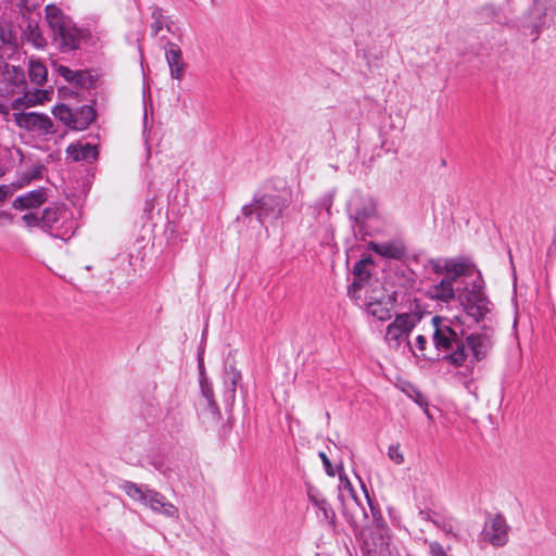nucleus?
Listing matches in <instances>:
<instances>
[{
  "instance_id": "obj_42",
  "label": "nucleus",
  "mask_w": 556,
  "mask_h": 556,
  "mask_svg": "<svg viewBox=\"0 0 556 556\" xmlns=\"http://www.w3.org/2000/svg\"><path fill=\"white\" fill-rule=\"evenodd\" d=\"M332 203H333L332 194H326L325 197H323L319 200L318 206L321 208H325L327 211V214L330 215V208L332 206Z\"/></svg>"
},
{
  "instance_id": "obj_33",
  "label": "nucleus",
  "mask_w": 556,
  "mask_h": 556,
  "mask_svg": "<svg viewBox=\"0 0 556 556\" xmlns=\"http://www.w3.org/2000/svg\"><path fill=\"white\" fill-rule=\"evenodd\" d=\"M316 508L320 520L330 527H334L336 513L327 500L318 502V506Z\"/></svg>"
},
{
  "instance_id": "obj_36",
  "label": "nucleus",
  "mask_w": 556,
  "mask_h": 556,
  "mask_svg": "<svg viewBox=\"0 0 556 556\" xmlns=\"http://www.w3.org/2000/svg\"><path fill=\"white\" fill-rule=\"evenodd\" d=\"M451 258H432L429 261L428 265L430 269L437 275H444L450 265Z\"/></svg>"
},
{
  "instance_id": "obj_30",
  "label": "nucleus",
  "mask_w": 556,
  "mask_h": 556,
  "mask_svg": "<svg viewBox=\"0 0 556 556\" xmlns=\"http://www.w3.org/2000/svg\"><path fill=\"white\" fill-rule=\"evenodd\" d=\"M45 170V166L41 164L31 165L26 170L20 173L17 185L18 187H24L28 185L31 180L38 179L42 176Z\"/></svg>"
},
{
  "instance_id": "obj_9",
  "label": "nucleus",
  "mask_w": 556,
  "mask_h": 556,
  "mask_svg": "<svg viewBox=\"0 0 556 556\" xmlns=\"http://www.w3.org/2000/svg\"><path fill=\"white\" fill-rule=\"evenodd\" d=\"M27 80L21 66L11 65L0 59V97H11L25 91Z\"/></svg>"
},
{
  "instance_id": "obj_45",
  "label": "nucleus",
  "mask_w": 556,
  "mask_h": 556,
  "mask_svg": "<svg viewBox=\"0 0 556 556\" xmlns=\"http://www.w3.org/2000/svg\"><path fill=\"white\" fill-rule=\"evenodd\" d=\"M418 515L420 519L433 523V520H435L438 513L433 510H420Z\"/></svg>"
},
{
  "instance_id": "obj_22",
  "label": "nucleus",
  "mask_w": 556,
  "mask_h": 556,
  "mask_svg": "<svg viewBox=\"0 0 556 556\" xmlns=\"http://www.w3.org/2000/svg\"><path fill=\"white\" fill-rule=\"evenodd\" d=\"M22 39L36 49H45L47 46V40L36 21H27L22 31Z\"/></svg>"
},
{
  "instance_id": "obj_40",
  "label": "nucleus",
  "mask_w": 556,
  "mask_h": 556,
  "mask_svg": "<svg viewBox=\"0 0 556 556\" xmlns=\"http://www.w3.org/2000/svg\"><path fill=\"white\" fill-rule=\"evenodd\" d=\"M429 554L430 556H448L444 547L435 541L429 542Z\"/></svg>"
},
{
  "instance_id": "obj_25",
  "label": "nucleus",
  "mask_w": 556,
  "mask_h": 556,
  "mask_svg": "<svg viewBox=\"0 0 556 556\" xmlns=\"http://www.w3.org/2000/svg\"><path fill=\"white\" fill-rule=\"evenodd\" d=\"M369 249L386 258L399 260L404 254V249L393 242H370Z\"/></svg>"
},
{
  "instance_id": "obj_20",
  "label": "nucleus",
  "mask_w": 556,
  "mask_h": 556,
  "mask_svg": "<svg viewBox=\"0 0 556 556\" xmlns=\"http://www.w3.org/2000/svg\"><path fill=\"white\" fill-rule=\"evenodd\" d=\"M47 199V189L38 188L15 198L13 201V207L16 210L37 208L42 205Z\"/></svg>"
},
{
  "instance_id": "obj_46",
  "label": "nucleus",
  "mask_w": 556,
  "mask_h": 556,
  "mask_svg": "<svg viewBox=\"0 0 556 556\" xmlns=\"http://www.w3.org/2000/svg\"><path fill=\"white\" fill-rule=\"evenodd\" d=\"M9 194V188L7 186H0V202L4 201Z\"/></svg>"
},
{
  "instance_id": "obj_12",
  "label": "nucleus",
  "mask_w": 556,
  "mask_h": 556,
  "mask_svg": "<svg viewBox=\"0 0 556 556\" xmlns=\"http://www.w3.org/2000/svg\"><path fill=\"white\" fill-rule=\"evenodd\" d=\"M509 526L504 517L494 515L486 519L481 532L483 541L495 547L506 545L508 542Z\"/></svg>"
},
{
  "instance_id": "obj_34",
  "label": "nucleus",
  "mask_w": 556,
  "mask_h": 556,
  "mask_svg": "<svg viewBox=\"0 0 556 556\" xmlns=\"http://www.w3.org/2000/svg\"><path fill=\"white\" fill-rule=\"evenodd\" d=\"M339 497L343 503V500L357 497L352 483L346 476L340 473V485H339Z\"/></svg>"
},
{
  "instance_id": "obj_49",
  "label": "nucleus",
  "mask_w": 556,
  "mask_h": 556,
  "mask_svg": "<svg viewBox=\"0 0 556 556\" xmlns=\"http://www.w3.org/2000/svg\"><path fill=\"white\" fill-rule=\"evenodd\" d=\"M1 39L3 42H7L5 38L3 37V34L1 35Z\"/></svg>"
},
{
  "instance_id": "obj_47",
  "label": "nucleus",
  "mask_w": 556,
  "mask_h": 556,
  "mask_svg": "<svg viewBox=\"0 0 556 556\" xmlns=\"http://www.w3.org/2000/svg\"><path fill=\"white\" fill-rule=\"evenodd\" d=\"M202 393L203 395L207 399L208 403L212 404L213 403V391L208 388H204L202 387Z\"/></svg>"
},
{
  "instance_id": "obj_27",
  "label": "nucleus",
  "mask_w": 556,
  "mask_h": 556,
  "mask_svg": "<svg viewBox=\"0 0 556 556\" xmlns=\"http://www.w3.org/2000/svg\"><path fill=\"white\" fill-rule=\"evenodd\" d=\"M122 488L130 498L142 504H146L148 495H150L152 490L148 485L137 484L131 481H124Z\"/></svg>"
},
{
  "instance_id": "obj_15",
  "label": "nucleus",
  "mask_w": 556,
  "mask_h": 556,
  "mask_svg": "<svg viewBox=\"0 0 556 556\" xmlns=\"http://www.w3.org/2000/svg\"><path fill=\"white\" fill-rule=\"evenodd\" d=\"M466 352L470 351L475 361L483 359L493 345L492 333L489 330L470 333L464 337Z\"/></svg>"
},
{
  "instance_id": "obj_3",
  "label": "nucleus",
  "mask_w": 556,
  "mask_h": 556,
  "mask_svg": "<svg viewBox=\"0 0 556 556\" xmlns=\"http://www.w3.org/2000/svg\"><path fill=\"white\" fill-rule=\"evenodd\" d=\"M45 13L52 33V41L60 52L68 53L77 50L81 42V30L72 18L55 4L46 5Z\"/></svg>"
},
{
  "instance_id": "obj_39",
  "label": "nucleus",
  "mask_w": 556,
  "mask_h": 556,
  "mask_svg": "<svg viewBox=\"0 0 556 556\" xmlns=\"http://www.w3.org/2000/svg\"><path fill=\"white\" fill-rule=\"evenodd\" d=\"M388 456L396 465H401V464L404 463V455L400 451V445L399 444H393V445L389 446V448H388Z\"/></svg>"
},
{
  "instance_id": "obj_4",
  "label": "nucleus",
  "mask_w": 556,
  "mask_h": 556,
  "mask_svg": "<svg viewBox=\"0 0 556 556\" xmlns=\"http://www.w3.org/2000/svg\"><path fill=\"white\" fill-rule=\"evenodd\" d=\"M369 509L372 513V528L362 534V549L365 556H399L395 548L391 546L389 529L380 511L368 501Z\"/></svg>"
},
{
  "instance_id": "obj_17",
  "label": "nucleus",
  "mask_w": 556,
  "mask_h": 556,
  "mask_svg": "<svg viewBox=\"0 0 556 556\" xmlns=\"http://www.w3.org/2000/svg\"><path fill=\"white\" fill-rule=\"evenodd\" d=\"M144 505L149 506L152 511L161 514L167 518L177 520L179 517L178 508L173 503L168 502L163 494L155 490H151Z\"/></svg>"
},
{
  "instance_id": "obj_14",
  "label": "nucleus",
  "mask_w": 556,
  "mask_h": 556,
  "mask_svg": "<svg viewBox=\"0 0 556 556\" xmlns=\"http://www.w3.org/2000/svg\"><path fill=\"white\" fill-rule=\"evenodd\" d=\"M376 206L371 199L364 198L359 194H354L349 204L348 213L351 219L354 220L356 226H362L367 219L375 215Z\"/></svg>"
},
{
  "instance_id": "obj_28",
  "label": "nucleus",
  "mask_w": 556,
  "mask_h": 556,
  "mask_svg": "<svg viewBox=\"0 0 556 556\" xmlns=\"http://www.w3.org/2000/svg\"><path fill=\"white\" fill-rule=\"evenodd\" d=\"M151 17L152 23L150 25L152 36H159L160 31L166 27L168 31H170V22L168 16L163 14V10L156 5H152L151 8Z\"/></svg>"
},
{
  "instance_id": "obj_1",
  "label": "nucleus",
  "mask_w": 556,
  "mask_h": 556,
  "mask_svg": "<svg viewBox=\"0 0 556 556\" xmlns=\"http://www.w3.org/2000/svg\"><path fill=\"white\" fill-rule=\"evenodd\" d=\"M484 281L481 274H478L472 282H464L463 287L448 285L447 280L431 285L426 291V295L434 301L445 304L457 300L464 312L476 323L483 320L491 311V303L484 291Z\"/></svg>"
},
{
  "instance_id": "obj_48",
  "label": "nucleus",
  "mask_w": 556,
  "mask_h": 556,
  "mask_svg": "<svg viewBox=\"0 0 556 556\" xmlns=\"http://www.w3.org/2000/svg\"><path fill=\"white\" fill-rule=\"evenodd\" d=\"M0 113L1 114H8L9 113V106L0 102Z\"/></svg>"
},
{
  "instance_id": "obj_41",
  "label": "nucleus",
  "mask_w": 556,
  "mask_h": 556,
  "mask_svg": "<svg viewBox=\"0 0 556 556\" xmlns=\"http://www.w3.org/2000/svg\"><path fill=\"white\" fill-rule=\"evenodd\" d=\"M420 407H425V413L428 414V403L425 396L416 389L413 390V394L409 395Z\"/></svg>"
},
{
  "instance_id": "obj_6",
  "label": "nucleus",
  "mask_w": 556,
  "mask_h": 556,
  "mask_svg": "<svg viewBox=\"0 0 556 556\" xmlns=\"http://www.w3.org/2000/svg\"><path fill=\"white\" fill-rule=\"evenodd\" d=\"M289 203V199L281 194H256L252 203L243 205L241 212L245 217L255 214L263 226L266 220L273 222L281 218Z\"/></svg>"
},
{
  "instance_id": "obj_44",
  "label": "nucleus",
  "mask_w": 556,
  "mask_h": 556,
  "mask_svg": "<svg viewBox=\"0 0 556 556\" xmlns=\"http://www.w3.org/2000/svg\"><path fill=\"white\" fill-rule=\"evenodd\" d=\"M319 457H320V458H321V460H323V464H324V466H325L326 472H327L329 476L333 477V476L336 475V472H334V470H333V468H332V466H331V463H330L329 458L327 457V455H326L324 452H320V453H319Z\"/></svg>"
},
{
  "instance_id": "obj_7",
  "label": "nucleus",
  "mask_w": 556,
  "mask_h": 556,
  "mask_svg": "<svg viewBox=\"0 0 556 556\" xmlns=\"http://www.w3.org/2000/svg\"><path fill=\"white\" fill-rule=\"evenodd\" d=\"M415 326V318L410 314L404 313L397 315L386 329L384 342L389 350L401 353L413 351L408 338Z\"/></svg>"
},
{
  "instance_id": "obj_43",
  "label": "nucleus",
  "mask_w": 556,
  "mask_h": 556,
  "mask_svg": "<svg viewBox=\"0 0 556 556\" xmlns=\"http://www.w3.org/2000/svg\"><path fill=\"white\" fill-rule=\"evenodd\" d=\"M307 496H308V500L311 501V503L317 507L318 506V502L320 501H326V498L324 496H321L317 490L315 489H312L309 488L308 491H307Z\"/></svg>"
},
{
  "instance_id": "obj_29",
  "label": "nucleus",
  "mask_w": 556,
  "mask_h": 556,
  "mask_svg": "<svg viewBox=\"0 0 556 556\" xmlns=\"http://www.w3.org/2000/svg\"><path fill=\"white\" fill-rule=\"evenodd\" d=\"M28 75L34 84L42 86L47 80L48 70L40 60L31 58L28 63Z\"/></svg>"
},
{
  "instance_id": "obj_21",
  "label": "nucleus",
  "mask_w": 556,
  "mask_h": 556,
  "mask_svg": "<svg viewBox=\"0 0 556 556\" xmlns=\"http://www.w3.org/2000/svg\"><path fill=\"white\" fill-rule=\"evenodd\" d=\"M546 16V7L541 2V0H534L533 7L530 10V21L523 20L520 23L521 28L531 27L532 31L530 35L533 36V40L539 38L540 28L544 24V20Z\"/></svg>"
},
{
  "instance_id": "obj_23",
  "label": "nucleus",
  "mask_w": 556,
  "mask_h": 556,
  "mask_svg": "<svg viewBox=\"0 0 556 556\" xmlns=\"http://www.w3.org/2000/svg\"><path fill=\"white\" fill-rule=\"evenodd\" d=\"M49 91L36 89L35 91H26L23 97L16 98L11 103L12 110L30 108L43 103L48 100Z\"/></svg>"
},
{
  "instance_id": "obj_32",
  "label": "nucleus",
  "mask_w": 556,
  "mask_h": 556,
  "mask_svg": "<svg viewBox=\"0 0 556 556\" xmlns=\"http://www.w3.org/2000/svg\"><path fill=\"white\" fill-rule=\"evenodd\" d=\"M52 113H53L55 118L60 119L67 127L73 129V125H74V109H71L66 104H59V105L54 106V109L52 110Z\"/></svg>"
},
{
  "instance_id": "obj_18",
  "label": "nucleus",
  "mask_w": 556,
  "mask_h": 556,
  "mask_svg": "<svg viewBox=\"0 0 556 556\" xmlns=\"http://www.w3.org/2000/svg\"><path fill=\"white\" fill-rule=\"evenodd\" d=\"M371 261L369 258L359 260L353 266V275L355 280L349 287L348 293L351 298L359 299V292L365 290V293H368V274L365 273V267L370 264Z\"/></svg>"
},
{
  "instance_id": "obj_19",
  "label": "nucleus",
  "mask_w": 556,
  "mask_h": 556,
  "mask_svg": "<svg viewBox=\"0 0 556 556\" xmlns=\"http://www.w3.org/2000/svg\"><path fill=\"white\" fill-rule=\"evenodd\" d=\"M55 71L67 83L73 84L80 89H89L94 84L93 77L88 71H73L65 65H58Z\"/></svg>"
},
{
  "instance_id": "obj_38",
  "label": "nucleus",
  "mask_w": 556,
  "mask_h": 556,
  "mask_svg": "<svg viewBox=\"0 0 556 556\" xmlns=\"http://www.w3.org/2000/svg\"><path fill=\"white\" fill-rule=\"evenodd\" d=\"M426 344H427V339L425 336H417L416 339H415V343L413 346V351H409L410 353H413L415 356H419L417 354V351L420 352V356L424 357V358H429L426 353H425V350H426Z\"/></svg>"
},
{
  "instance_id": "obj_8",
  "label": "nucleus",
  "mask_w": 556,
  "mask_h": 556,
  "mask_svg": "<svg viewBox=\"0 0 556 556\" xmlns=\"http://www.w3.org/2000/svg\"><path fill=\"white\" fill-rule=\"evenodd\" d=\"M368 501L371 503L366 494V502ZM342 506L343 515L355 532L363 534L372 528V513L357 497L343 500ZM367 506L369 507L368 504Z\"/></svg>"
},
{
  "instance_id": "obj_10",
  "label": "nucleus",
  "mask_w": 556,
  "mask_h": 556,
  "mask_svg": "<svg viewBox=\"0 0 556 556\" xmlns=\"http://www.w3.org/2000/svg\"><path fill=\"white\" fill-rule=\"evenodd\" d=\"M13 119L16 126L38 137L55 132L54 123L50 116L38 112L14 113Z\"/></svg>"
},
{
  "instance_id": "obj_11",
  "label": "nucleus",
  "mask_w": 556,
  "mask_h": 556,
  "mask_svg": "<svg viewBox=\"0 0 556 556\" xmlns=\"http://www.w3.org/2000/svg\"><path fill=\"white\" fill-rule=\"evenodd\" d=\"M364 305L369 315L381 321L388 320L392 316V298L381 288L372 289L370 294L365 293Z\"/></svg>"
},
{
  "instance_id": "obj_2",
  "label": "nucleus",
  "mask_w": 556,
  "mask_h": 556,
  "mask_svg": "<svg viewBox=\"0 0 556 556\" xmlns=\"http://www.w3.org/2000/svg\"><path fill=\"white\" fill-rule=\"evenodd\" d=\"M434 326L433 342L437 350L450 351L444 359L454 366H462L468 356L464 341L465 330L458 317L442 319L439 316L432 318Z\"/></svg>"
},
{
  "instance_id": "obj_35",
  "label": "nucleus",
  "mask_w": 556,
  "mask_h": 556,
  "mask_svg": "<svg viewBox=\"0 0 556 556\" xmlns=\"http://www.w3.org/2000/svg\"><path fill=\"white\" fill-rule=\"evenodd\" d=\"M455 520L451 517L443 516L438 513L435 520H433V525L442 530L446 534H453L455 529Z\"/></svg>"
},
{
  "instance_id": "obj_16",
  "label": "nucleus",
  "mask_w": 556,
  "mask_h": 556,
  "mask_svg": "<svg viewBox=\"0 0 556 556\" xmlns=\"http://www.w3.org/2000/svg\"><path fill=\"white\" fill-rule=\"evenodd\" d=\"M164 50L170 77L176 80H181L185 76L186 63L184 62L182 52L179 46L168 41L165 45Z\"/></svg>"
},
{
  "instance_id": "obj_13",
  "label": "nucleus",
  "mask_w": 556,
  "mask_h": 556,
  "mask_svg": "<svg viewBox=\"0 0 556 556\" xmlns=\"http://www.w3.org/2000/svg\"><path fill=\"white\" fill-rule=\"evenodd\" d=\"M475 274L478 275L480 273L473 263L464 257H455L451 258L442 279L447 280L448 285L454 286L458 283V286L463 287V281L470 282L468 279Z\"/></svg>"
},
{
  "instance_id": "obj_24",
  "label": "nucleus",
  "mask_w": 556,
  "mask_h": 556,
  "mask_svg": "<svg viewBox=\"0 0 556 556\" xmlns=\"http://www.w3.org/2000/svg\"><path fill=\"white\" fill-rule=\"evenodd\" d=\"M67 156L73 161H87L91 162L98 157V149L94 144H70L66 149Z\"/></svg>"
},
{
  "instance_id": "obj_37",
  "label": "nucleus",
  "mask_w": 556,
  "mask_h": 556,
  "mask_svg": "<svg viewBox=\"0 0 556 556\" xmlns=\"http://www.w3.org/2000/svg\"><path fill=\"white\" fill-rule=\"evenodd\" d=\"M22 222L28 228L40 227L42 229L41 215L36 213H26L22 216Z\"/></svg>"
},
{
  "instance_id": "obj_31",
  "label": "nucleus",
  "mask_w": 556,
  "mask_h": 556,
  "mask_svg": "<svg viewBox=\"0 0 556 556\" xmlns=\"http://www.w3.org/2000/svg\"><path fill=\"white\" fill-rule=\"evenodd\" d=\"M241 378V372L237 370L233 366H229V368H227L225 371L224 383L227 388V391L230 393V397L232 400L236 396V388Z\"/></svg>"
},
{
  "instance_id": "obj_5",
  "label": "nucleus",
  "mask_w": 556,
  "mask_h": 556,
  "mask_svg": "<svg viewBox=\"0 0 556 556\" xmlns=\"http://www.w3.org/2000/svg\"><path fill=\"white\" fill-rule=\"evenodd\" d=\"M42 230L54 238L70 239L77 226L73 212L63 203L47 206L41 213Z\"/></svg>"
},
{
  "instance_id": "obj_26",
  "label": "nucleus",
  "mask_w": 556,
  "mask_h": 556,
  "mask_svg": "<svg viewBox=\"0 0 556 556\" xmlns=\"http://www.w3.org/2000/svg\"><path fill=\"white\" fill-rule=\"evenodd\" d=\"M96 118V111L91 105H81L78 109H74V125L73 129L84 130L86 129Z\"/></svg>"
}]
</instances>
